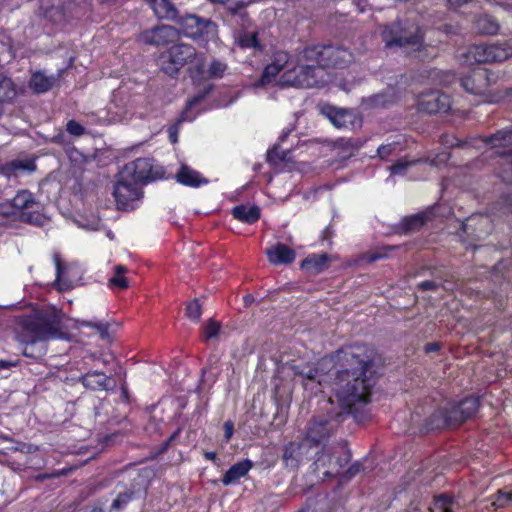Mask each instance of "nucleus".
I'll list each match as a JSON object with an SVG mask.
<instances>
[{
    "label": "nucleus",
    "instance_id": "6ab92c4d",
    "mask_svg": "<svg viewBox=\"0 0 512 512\" xmlns=\"http://www.w3.org/2000/svg\"><path fill=\"white\" fill-rule=\"evenodd\" d=\"M434 216L435 214L432 208L410 216H406L401 219L399 223V230L404 234L419 231L428 222L432 221Z\"/></svg>",
    "mask_w": 512,
    "mask_h": 512
},
{
    "label": "nucleus",
    "instance_id": "9b49d317",
    "mask_svg": "<svg viewBox=\"0 0 512 512\" xmlns=\"http://www.w3.org/2000/svg\"><path fill=\"white\" fill-rule=\"evenodd\" d=\"M142 186L135 180L127 178L121 171L114 185L113 196L120 210L133 209V202L142 197Z\"/></svg>",
    "mask_w": 512,
    "mask_h": 512
},
{
    "label": "nucleus",
    "instance_id": "de8ad7c7",
    "mask_svg": "<svg viewBox=\"0 0 512 512\" xmlns=\"http://www.w3.org/2000/svg\"><path fill=\"white\" fill-rule=\"evenodd\" d=\"M421 162L420 159L408 161L406 159L397 160L390 168L391 173L394 175L404 174L408 167Z\"/></svg>",
    "mask_w": 512,
    "mask_h": 512
},
{
    "label": "nucleus",
    "instance_id": "7ed1b4c3",
    "mask_svg": "<svg viewBox=\"0 0 512 512\" xmlns=\"http://www.w3.org/2000/svg\"><path fill=\"white\" fill-rule=\"evenodd\" d=\"M17 339L22 344H39L60 331V319L54 314H35L22 317Z\"/></svg>",
    "mask_w": 512,
    "mask_h": 512
},
{
    "label": "nucleus",
    "instance_id": "bb28decb",
    "mask_svg": "<svg viewBox=\"0 0 512 512\" xmlns=\"http://www.w3.org/2000/svg\"><path fill=\"white\" fill-rule=\"evenodd\" d=\"M176 180L178 183L184 186L194 188L200 187L201 185L208 183V180L202 177V175L198 171L190 168L187 165H182L179 168L176 174Z\"/></svg>",
    "mask_w": 512,
    "mask_h": 512
},
{
    "label": "nucleus",
    "instance_id": "ea45409f",
    "mask_svg": "<svg viewBox=\"0 0 512 512\" xmlns=\"http://www.w3.org/2000/svg\"><path fill=\"white\" fill-rule=\"evenodd\" d=\"M322 113L331 121L336 127H342L345 125L346 112L341 109H337L331 105H325L322 108Z\"/></svg>",
    "mask_w": 512,
    "mask_h": 512
},
{
    "label": "nucleus",
    "instance_id": "13d9d810",
    "mask_svg": "<svg viewBox=\"0 0 512 512\" xmlns=\"http://www.w3.org/2000/svg\"><path fill=\"white\" fill-rule=\"evenodd\" d=\"M395 150L394 144L380 145L377 149V155L381 159H387Z\"/></svg>",
    "mask_w": 512,
    "mask_h": 512
},
{
    "label": "nucleus",
    "instance_id": "4468645a",
    "mask_svg": "<svg viewBox=\"0 0 512 512\" xmlns=\"http://www.w3.org/2000/svg\"><path fill=\"white\" fill-rule=\"evenodd\" d=\"M494 81L493 73L485 68L478 67L461 78V86L470 94L484 95Z\"/></svg>",
    "mask_w": 512,
    "mask_h": 512
},
{
    "label": "nucleus",
    "instance_id": "79ce46f5",
    "mask_svg": "<svg viewBox=\"0 0 512 512\" xmlns=\"http://www.w3.org/2000/svg\"><path fill=\"white\" fill-rule=\"evenodd\" d=\"M289 150L284 151L281 149L280 144L276 143L271 148L268 149L266 158L267 162L271 164H278L280 162L285 161Z\"/></svg>",
    "mask_w": 512,
    "mask_h": 512
},
{
    "label": "nucleus",
    "instance_id": "a878e982",
    "mask_svg": "<svg viewBox=\"0 0 512 512\" xmlns=\"http://www.w3.org/2000/svg\"><path fill=\"white\" fill-rule=\"evenodd\" d=\"M317 67L318 65L315 63L306 62V64L293 69L295 77L291 82L292 85L312 87L316 83L315 70Z\"/></svg>",
    "mask_w": 512,
    "mask_h": 512
},
{
    "label": "nucleus",
    "instance_id": "f3484780",
    "mask_svg": "<svg viewBox=\"0 0 512 512\" xmlns=\"http://www.w3.org/2000/svg\"><path fill=\"white\" fill-rule=\"evenodd\" d=\"M177 36V29L169 25H158L142 34L144 42L156 46L168 44Z\"/></svg>",
    "mask_w": 512,
    "mask_h": 512
},
{
    "label": "nucleus",
    "instance_id": "39448f33",
    "mask_svg": "<svg viewBox=\"0 0 512 512\" xmlns=\"http://www.w3.org/2000/svg\"><path fill=\"white\" fill-rule=\"evenodd\" d=\"M352 53L332 44H315L307 46L301 52V60L312 62L319 68H344L352 61Z\"/></svg>",
    "mask_w": 512,
    "mask_h": 512
},
{
    "label": "nucleus",
    "instance_id": "a18cd8bd",
    "mask_svg": "<svg viewBox=\"0 0 512 512\" xmlns=\"http://www.w3.org/2000/svg\"><path fill=\"white\" fill-rule=\"evenodd\" d=\"M185 314L193 321H198L202 315V306L198 299L190 301L185 308Z\"/></svg>",
    "mask_w": 512,
    "mask_h": 512
},
{
    "label": "nucleus",
    "instance_id": "f704fd0d",
    "mask_svg": "<svg viewBox=\"0 0 512 512\" xmlns=\"http://www.w3.org/2000/svg\"><path fill=\"white\" fill-rule=\"evenodd\" d=\"M16 94V87L12 79L0 73V117L3 114V104L11 102Z\"/></svg>",
    "mask_w": 512,
    "mask_h": 512
},
{
    "label": "nucleus",
    "instance_id": "c85d7f7f",
    "mask_svg": "<svg viewBox=\"0 0 512 512\" xmlns=\"http://www.w3.org/2000/svg\"><path fill=\"white\" fill-rule=\"evenodd\" d=\"M150 7L157 18L162 20H169L176 23L181 15L179 10L170 0H156L150 5Z\"/></svg>",
    "mask_w": 512,
    "mask_h": 512
},
{
    "label": "nucleus",
    "instance_id": "bf43d9fd",
    "mask_svg": "<svg viewBox=\"0 0 512 512\" xmlns=\"http://www.w3.org/2000/svg\"><path fill=\"white\" fill-rule=\"evenodd\" d=\"M288 59H289L288 53L278 52V53L274 54L273 61H275V63H277V64H282L283 70H284L288 64Z\"/></svg>",
    "mask_w": 512,
    "mask_h": 512
},
{
    "label": "nucleus",
    "instance_id": "20e7f679",
    "mask_svg": "<svg viewBox=\"0 0 512 512\" xmlns=\"http://www.w3.org/2000/svg\"><path fill=\"white\" fill-rule=\"evenodd\" d=\"M380 36L387 49L411 48L415 51H421L424 47L422 29L418 25L400 19L383 25Z\"/></svg>",
    "mask_w": 512,
    "mask_h": 512
},
{
    "label": "nucleus",
    "instance_id": "473e14b6",
    "mask_svg": "<svg viewBox=\"0 0 512 512\" xmlns=\"http://www.w3.org/2000/svg\"><path fill=\"white\" fill-rule=\"evenodd\" d=\"M251 468H252V463L248 459L234 464L224 474V476L222 478V483L225 486L236 483L240 478L244 477L249 472V470Z\"/></svg>",
    "mask_w": 512,
    "mask_h": 512
},
{
    "label": "nucleus",
    "instance_id": "338daca9",
    "mask_svg": "<svg viewBox=\"0 0 512 512\" xmlns=\"http://www.w3.org/2000/svg\"><path fill=\"white\" fill-rule=\"evenodd\" d=\"M449 160L448 153H440L435 158L431 160V165H438L439 162L446 163Z\"/></svg>",
    "mask_w": 512,
    "mask_h": 512
},
{
    "label": "nucleus",
    "instance_id": "e2e57ef3",
    "mask_svg": "<svg viewBox=\"0 0 512 512\" xmlns=\"http://www.w3.org/2000/svg\"><path fill=\"white\" fill-rule=\"evenodd\" d=\"M441 349V344L439 342H430L424 346L425 353L429 354L432 352H438Z\"/></svg>",
    "mask_w": 512,
    "mask_h": 512
},
{
    "label": "nucleus",
    "instance_id": "2f4dec72",
    "mask_svg": "<svg viewBox=\"0 0 512 512\" xmlns=\"http://www.w3.org/2000/svg\"><path fill=\"white\" fill-rule=\"evenodd\" d=\"M54 76H46L42 71H35L29 79V88L35 94H43L51 90L55 84Z\"/></svg>",
    "mask_w": 512,
    "mask_h": 512
},
{
    "label": "nucleus",
    "instance_id": "5701e85b",
    "mask_svg": "<svg viewBox=\"0 0 512 512\" xmlns=\"http://www.w3.org/2000/svg\"><path fill=\"white\" fill-rule=\"evenodd\" d=\"M267 257L269 262L274 265H287L294 262L296 253L286 244L277 243L274 247L267 250Z\"/></svg>",
    "mask_w": 512,
    "mask_h": 512
},
{
    "label": "nucleus",
    "instance_id": "8fccbe9b",
    "mask_svg": "<svg viewBox=\"0 0 512 512\" xmlns=\"http://www.w3.org/2000/svg\"><path fill=\"white\" fill-rule=\"evenodd\" d=\"M133 497V492L131 491H126L124 493H120L116 499H114V501L112 502V505H111V509L112 510H120L122 509L124 506H126L129 501L132 499Z\"/></svg>",
    "mask_w": 512,
    "mask_h": 512
},
{
    "label": "nucleus",
    "instance_id": "58836bf2",
    "mask_svg": "<svg viewBox=\"0 0 512 512\" xmlns=\"http://www.w3.org/2000/svg\"><path fill=\"white\" fill-rule=\"evenodd\" d=\"M128 269L125 265L119 264L114 267V275L109 279L108 285L111 288L125 290L129 287V283L125 274Z\"/></svg>",
    "mask_w": 512,
    "mask_h": 512
},
{
    "label": "nucleus",
    "instance_id": "4be33fe9",
    "mask_svg": "<svg viewBox=\"0 0 512 512\" xmlns=\"http://www.w3.org/2000/svg\"><path fill=\"white\" fill-rule=\"evenodd\" d=\"M186 403L184 398L173 395L163 396L154 406L153 411L168 416H182Z\"/></svg>",
    "mask_w": 512,
    "mask_h": 512
},
{
    "label": "nucleus",
    "instance_id": "1a4fd4ad",
    "mask_svg": "<svg viewBox=\"0 0 512 512\" xmlns=\"http://www.w3.org/2000/svg\"><path fill=\"white\" fill-rule=\"evenodd\" d=\"M121 172L130 180H135L140 186L153 180L161 179L164 174L161 167H154L153 159L151 158H137L125 164Z\"/></svg>",
    "mask_w": 512,
    "mask_h": 512
},
{
    "label": "nucleus",
    "instance_id": "aec40b11",
    "mask_svg": "<svg viewBox=\"0 0 512 512\" xmlns=\"http://www.w3.org/2000/svg\"><path fill=\"white\" fill-rule=\"evenodd\" d=\"M482 142L490 148L512 150V126L497 130L495 133L482 136Z\"/></svg>",
    "mask_w": 512,
    "mask_h": 512
},
{
    "label": "nucleus",
    "instance_id": "774afa93",
    "mask_svg": "<svg viewBox=\"0 0 512 512\" xmlns=\"http://www.w3.org/2000/svg\"><path fill=\"white\" fill-rule=\"evenodd\" d=\"M65 474H66V471L61 470V471H58V472H55L52 474H41L37 477V479L45 480V479H50V478H54V477H59V476L65 475Z\"/></svg>",
    "mask_w": 512,
    "mask_h": 512
},
{
    "label": "nucleus",
    "instance_id": "72a5a7b5",
    "mask_svg": "<svg viewBox=\"0 0 512 512\" xmlns=\"http://www.w3.org/2000/svg\"><path fill=\"white\" fill-rule=\"evenodd\" d=\"M475 30L483 35H494L497 34L500 25L495 17L489 14H481L479 15L474 22Z\"/></svg>",
    "mask_w": 512,
    "mask_h": 512
},
{
    "label": "nucleus",
    "instance_id": "2eb2a0df",
    "mask_svg": "<svg viewBox=\"0 0 512 512\" xmlns=\"http://www.w3.org/2000/svg\"><path fill=\"white\" fill-rule=\"evenodd\" d=\"M325 362L317 365H306L296 374L302 377V385L311 395H317L323 392L322 386L330 378L328 373L324 371Z\"/></svg>",
    "mask_w": 512,
    "mask_h": 512
},
{
    "label": "nucleus",
    "instance_id": "603ef678",
    "mask_svg": "<svg viewBox=\"0 0 512 512\" xmlns=\"http://www.w3.org/2000/svg\"><path fill=\"white\" fill-rule=\"evenodd\" d=\"M28 163L22 160H13L5 165L8 174H15L17 171L28 169Z\"/></svg>",
    "mask_w": 512,
    "mask_h": 512
},
{
    "label": "nucleus",
    "instance_id": "3c124183",
    "mask_svg": "<svg viewBox=\"0 0 512 512\" xmlns=\"http://www.w3.org/2000/svg\"><path fill=\"white\" fill-rule=\"evenodd\" d=\"M226 70V65L220 61L214 60L209 66L208 73L210 77L220 78Z\"/></svg>",
    "mask_w": 512,
    "mask_h": 512
},
{
    "label": "nucleus",
    "instance_id": "f8f14e48",
    "mask_svg": "<svg viewBox=\"0 0 512 512\" xmlns=\"http://www.w3.org/2000/svg\"><path fill=\"white\" fill-rule=\"evenodd\" d=\"M482 405V396L470 394L462 399L449 400L438 416H475ZM431 416H436L432 414Z\"/></svg>",
    "mask_w": 512,
    "mask_h": 512
},
{
    "label": "nucleus",
    "instance_id": "c756f323",
    "mask_svg": "<svg viewBox=\"0 0 512 512\" xmlns=\"http://www.w3.org/2000/svg\"><path fill=\"white\" fill-rule=\"evenodd\" d=\"M232 216L242 223L252 225L260 219L261 210L256 205L248 206L240 204L232 209Z\"/></svg>",
    "mask_w": 512,
    "mask_h": 512
},
{
    "label": "nucleus",
    "instance_id": "c9c22d12",
    "mask_svg": "<svg viewBox=\"0 0 512 512\" xmlns=\"http://www.w3.org/2000/svg\"><path fill=\"white\" fill-rule=\"evenodd\" d=\"M363 144L359 138H338L334 142L335 148L339 149L345 158L353 156Z\"/></svg>",
    "mask_w": 512,
    "mask_h": 512
},
{
    "label": "nucleus",
    "instance_id": "f257e3e1",
    "mask_svg": "<svg viewBox=\"0 0 512 512\" xmlns=\"http://www.w3.org/2000/svg\"><path fill=\"white\" fill-rule=\"evenodd\" d=\"M376 354L375 348L368 344L348 345L335 352L341 368L334 374L332 386L340 407L351 416H356L355 404L370 402Z\"/></svg>",
    "mask_w": 512,
    "mask_h": 512
},
{
    "label": "nucleus",
    "instance_id": "393cba45",
    "mask_svg": "<svg viewBox=\"0 0 512 512\" xmlns=\"http://www.w3.org/2000/svg\"><path fill=\"white\" fill-rule=\"evenodd\" d=\"M38 450V448L34 445L17 442L14 439L7 436H0V453L3 455H12V454H31Z\"/></svg>",
    "mask_w": 512,
    "mask_h": 512
},
{
    "label": "nucleus",
    "instance_id": "5fc2aeb1",
    "mask_svg": "<svg viewBox=\"0 0 512 512\" xmlns=\"http://www.w3.org/2000/svg\"><path fill=\"white\" fill-rule=\"evenodd\" d=\"M440 142L441 144L447 146V147H460L463 145V142L455 137L454 135L444 133L440 136Z\"/></svg>",
    "mask_w": 512,
    "mask_h": 512
},
{
    "label": "nucleus",
    "instance_id": "a211bd4d",
    "mask_svg": "<svg viewBox=\"0 0 512 512\" xmlns=\"http://www.w3.org/2000/svg\"><path fill=\"white\" fill-rule=\"evenodd\" d=\"M465 418H417L418 434L460 426Z\"/></svg>",
    "mask_w": 512,
    "mask_h": 512
},
{
    "label": "nucleus",
    "instance_id": "052dcab7",
    "mask_svg": "<svg viewBox=\"0 0 512 512\" xmlns=\"http://www.w3.org/2000/svg\"><path fill=\"white\" fill-rule=\"evenodd\" d=\"M437 287V283L433 280H424L418 284V288L422 291L436 290Z\"/></svg>",
    "mask_w": 512,
    "mask_h": 512
},
{
    "label": "nucleus",
    "instance_id": "f03ea898",
    "mask_svg": "<svg viewBox=\"0 0 512 512\" xmlns=\"http://www.w3.org/2000/svg\"><path fill=\"white\" fill-rule=\"evenodd\" d=\"M193 64L189 67L192 78H200L205 71V56L198 53L196 48L186 43H176L163 51L159 56V65L162 71L173 77L178 74L185 65Z\"/></svg>",
    "mask_w": 512,
    "mask_h": 512
},
{
    "label": "nucleus",
    "instance_id": "412c9836",
    "mask_svg": "<svg viewBox=\"0 0 512 512\" xmlns=\"http://www.w3.org/2000/svg\"><path fill=\"white\" fill-rule=\"evenodd\" d=\"M330 258L327 253H312L300 263V268L311 275H318L329 267Z\"/></svg>",
    "mask_w": 512,
    "mask_h": 512
},
{
    "label": "nucleus",
    "instance_id": "7c9ffc66",
    "mask_svg": "<svg viewBox=\"0 0 512 512\" xmlns=\"http://www.w3.org/2000/svg\"><path fill=\"white\" fill-rule=\"evenodd\" d=\"M500 162L496 168L497 176L505 183L512 185V149L496 151Z\"/></svg>",
    "mask_w": 512,
    "mask_h": 512
},
{
    "label": "nucleus",
    "instance_id": "09e8293b",
    "mask_svg": "<svg viewBox=\"0 0 512 512\" xmlns=\"http://www.w3.org/2000/svg\"><path fill=\"white\" fill-rule=\"evenodd\" d=\"M22 353L26 357L37 359L44 354V344L40 343V347L38 344H25Z\"/></svg>",
    "mask_w": 512,
    "mask_h": 512
},
{
    "label": "nucleus",
    "instance_id": "4d7b16f0",
    "mask_svg": "<svg viewBox=\"0 0 512 512\" xmlns=\"http://www.w3.org/2000/svg\"><path fill=\"white\" fill-rule=\"evenodd\" d=\"M283 70L282 64H277L275 61H272L268 64L264 69V76L275 77L280 71Z\"/></svg>",
    "mask_w": 512,
    "mask_h": 512
},
{
    "label": "nucleus",
    "instance_id": "0eeeda50",
    "mask_svg": "<svg viewBox=\"0 0 512 512\" xmlns=\"http://www.w3.org/2000/svg\"><path fill=\"white\" fill-rule=\"evenodd\" d=\"M178 34L191 38L194 41L208 42L216 33V24L208 18L186 13L180 15L175 23Z\"/></svg>",
    "mask_w": 512,
    "mask_h": 512
},
{
    "label": "nucleus",
    "instance_id": "b1692460",
    "mask_svg": "<svg viewBox=\"0 0 512 512\" xmlns=\"http://www.w3.org/2000/svg\"><path fill=\"white\" fill-rule=\"evenodd\" d=\"M12 207L22 213L23 216H27L26 219L30 223H34L33 215L30 213L35 205V199L31 192L28 190L19 191L12 199Z\"/></svg>",
    "mask_w": 512,
    "mask_h": 512
},
{
    "label": "nucleus",
    "instance_id": "ddd939ff",
    "mask_svg": "<svg viewBox=\"0 0 512 512\" xmlns=\"http://www.w3.org/2000/svg\"><path fill=\"white\" fill-rule=\"evenodd\" d=\"M314 449L307 441H292L284 446L282 461L286 468L297 469L306 461L312 460Z\"/></svg>",
    "mask_w": 512,
    "mask_h": 512
},
{
    "label": "nucleus",
    "instance_id": "864d4df0",
    "mask_svg": "<svg viewBox=\"0 0 512 512\" xmlns=\"http://www.w3.org/2000/svg\"><path fill=\"white\" fill-rule=\"evenodd\" d=\"M211 89L212 87L208 86L202 92H199L192 98L188 99V101L186 102V109H191L193 106L203 101L205 97L210 93Z\"/></svg>",
    "mask_w": 512,
    "mask_h": 512
},
{
    "label": "nucleus",
    "instance_id": "6e6552de",
    "mask_svg": "<svg viewBox=\"0 0 512 512\" xmlns=\"http://www.w3.org/2000/svg\"><path fill=\"white\" fill-rule=\"evenodd\" d=\"M339 425V418H312L303 439L314 449V454H318L319 447L326 444L328 438L335 433Z\"/></svg>",
    "mask_w": 512,
    "mask_h": 512
},
{
    "label": "nucleus",
    "instance_id": "e433bc0d",
    "mask_svg": "<svg viewBox=\"0 0 512 512\" xmlns=\"http://www.w3.org/2000/svg\"><path fill=\"white\" fill-rule=\"evenodd\" d=\"M390 428L397 433L404 432L411 435L418 434L417 418H394Z\"/></svg>",
    "mask_w": 512,
    "mask_h": 512
},
{
    "label": "nucleus",
    "instance_id": "9d476101",
    "mask_svg": "<svg viewBox=\"0 0 512 512\" xmlns=\"http://www.w3.org/2000/svg\"><path fill=\"white\" fill-rule=\"evenodd\" d=\"M511 55V49L499 44L480 43L468 48L466 57L470 62L479 64L502 62Z\"/></svg>",
    "mask_w": 512,
    "mask_h": 512
},
{
    "label": "nucleus",
    "instance_id": "680f3d73",
    "mask_svg": "<svg viewBox=\"0 0 512 512\" xmlns=\"http://www.w3.org/2000/svg\"><path fill=\"white\" fill-rule=\"evenodd\" d=\"M495 6H499L506 11H512V0H489Z\"/></svg>",
    "mask_w": 512,
    "mask_h": 512
},
{
    "label": "nucleus",
    "instance_id": "c03bdc74",
    "mask_svg": "<svg viewBox=\"0 0 512 512\" xmlns=\"http://www.w3.org/2000/svg\"><path fill=\"white\" fill-rule=\"evenodd\" d=\"M454 501L447 495H439L435 499V509L439 512H454Z\"/></svg>",
    "mask_w": 512,
    "mask_h": 512
},
{
    "label": "nucleus",
    "instance_id": "4c0bfd02",
    "mask_svg": "<svg viewBox=\"0 0 512 512\" xmlns=\"http://www.w3.org/2000/svg\"><path fill=\"white\" fill-rule=\"evenodd\" d=\"M237 45L241 49H255L262 51L263 46L258 39L257 32H241L237 37Z\"/></svg>",
    "mask_w": 512,
    "mask_h": 512
},
{
    "label": "nucleus",
    "instance_id": "6e6d98bb",
    "mask_svg": "<svg viewBox=\"0 0 512 512\" xmlns=\"http://www.w3.org/2000/svg\"><path fill=\"white\" fill-rule=\"evenodd\" d=\"M66 130L73 136H81L85 132L84 127L76 120H69L66 125Z\"/></svg>",
    "mask_w": 512,
    "mask_h": 512
},
{
    "label": "nucleus",
    "instance_id": "a19ab883",
    "mask_svg": "<svg viewBox=\"0 0 512 512\" xmlns=\"http://www.w3.org/2000/svg\"><path fill=\"white\" fill-rule=\"evenodd\" d=\"M79 325L81 327H89L94 329L95 333L98 334L99 337L103 340L109 338L110 325L108 322L81 320L79 321Z\"/></svg>",
    "mask_w": 512,
    "mask_h": 512
},
{
    "label": "nucleus",
    "instance_id": "49530a36",
    "mask_svg": "<svg viewBox=\"0 0 512 512\" xmlns=\"http://www.w3.org/2000/svg\"><path fill=\"white\" fill-rule=\"evenodd\" d=\"M510 505H512V491L504 492L499 490L494 501L492 502V506L495 508H505Z\"/></svg>",
    "mask_w": 512,
    "mask_h": 512
},
{
    "label": "nucleus",
    "instance_id": "69168bd1",
    "mask_svg": "<svg viewBox=\"0 0 512 512\" xmlns=\"http://www.w3.org/2000/svg\"><path fill=\"white\" fill-rule=\"evenodd\" d=\"M361 470V464L356 462L354 464H352L348 470H347V475L349 476V478H352L354 477L356 474H358Z\"/></svg>",
    "mask_w": 512,
    "mask_h": 512
},
{
    "label": "nucleus",
    "instance_id": "dca6fc26",
    "mask_svg": "<svg viewBox=\"0 0 512 512\" xmlns=\"http://www.w3.org/2000/svg\"><path fill=\"white\" fill-rule=\"evenodd\" d=\"M418 110L428 114L446 113L451 107L450 96L439 91H429L418 96Z\"/></svg>",
    "mask_w": 512,
    "mask_h": 512
},
{
    "label": "nucleus",
    "instance_id": "423d86ee",
    "mask_svg": "<svg viewBox=\"0 0 512 512\" xmlns=\"http://www.w3.org/2000/svg\"><path fill=\"white\" fill-rule=\"evenodd\" d=\"M312 460L316 469H325L324 475L337 474L351 460V452L345 442H335L319 447V453H312Z\"/></svg>",
    "mask_w": 512,
    "mask_h": 512
},
{
    "label": "nucleus",
    "instance_id": "cd10ccee",
    "mask_svg": "<svg viewBox=\"0 0 512 512\" xmlns=\"http://www.w3.org/2000/svg\"><path fill=\"white\" fill-rule=\"evenodd\" d=\"M80 380L84 387L91 390H108L112 381L105 373L97 370L87 372Z\"/></svg>",
    "mask_w": 512,
    "mask_h": 512
},
{
    "label": "nucleus",
    "instance_id": "0e129e2a",
    "mask_svg": "<svg viewBox=\"0 0 512 512\" xmlns=\"http://www.w3.org/2000/svg\"><path fill=\"white\" fill-rule=\"evenodd\" d=\"M234 425L231 421H226L224 423V437L226 440H229L233 435Z\"/></svg>",
    "mask_w": 512,
    "mask_h": 512
},
{
    "label": "nucleus",
    "instance_id": "37998d69",
    "mask_svg": "<svg viewBox=\"0 0 512 512\" xmlns=\"http://www.w3.org/2000/svg\"><path fill=\"white\" fill-rule=\"evenodd\" d=\"M220 332V323L214 319H209L202 327V338L204 341L216 338Z\"/></svg>",
    "mask_w": 512,
    "mask_h": 512
}]
</instances>
